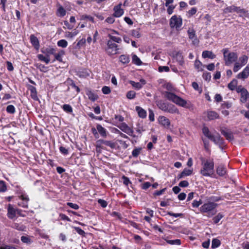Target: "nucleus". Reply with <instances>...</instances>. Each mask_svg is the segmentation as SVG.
<instances>
[{
    "mask_svg": "<svg viewBox=\"0 0 249 249\" xmlns=\"http://www.w3.org/2000/svg\"><path fill=\"white\" fill-rule=\"evenodd\" d=\"M201 168L200 174L204 177H212L214 173V163L213 159H201Z\"/></svg>",
    "mask_w": 249,
    "mask_h": 249,
    "instance_id": "f257e3e1",
    "label": "nucleus"
},
{
    "mask_svg": "<svg viewBox=\"0 0 249 249\" xmlns=\"http://www.w3.org/2000/svg\"><path fill=\"white\" fill-rule=\"evenodd\" d=\"M164 96L168 100L181 107L188 108H191L193 107L192 105L190 103H188L187 101L173 93L166 92Z\"/></svg>",
    "mask_w": 249,
    "mask_h": 249,
    "instance_id": "f03ea898",
    "label": "nucleus"
},
{
    "mask_svg": "<svg viewBox=\"0 0 249 249\" xmlns=\"http://www.w3.org/2000/svg\"><path fill=\"white\" fill-rule=\"evenodd\" d=\"M217 204L213 202H208L205 203L199 208L201 213H205L209 217H211L214 215L216 213V208Z\"/></svg>",
    "mask_w": 249,
    "mask_h": 249,
    "instance_id": "7ed1b4c3",
    "label": "nucleus"
},
{
    "mask_svg": "<svg viewBox=\"0 0 249 249\" xmlns=\"http://www.w3.org/2000/svg\"><path fill=\"white\" fill-rule=\"evenodd\" d=\"M222 52L223 53L224 60L226 66H229L237 60L238 55L236 53L229 52L227 48L223 49Z\"/></svg>",
    "mask_w": 249,
    "mask_h": 249,
    "instance_id": "20e7f679",
    "label": "nucleus"
},
{
    "mask_svg": "<svg viewBox=\"0 0 249 249\" xmlns=\"http://www.w3.org/2000/svg\"><path fill=\"white\" fill-rule=\"evenodd\" d=\"M202 132L203 134L213 141L216 144L221 145L223 143V139L221 138L219 134H212L209 131V128L207 126H204L202 128Z\"/></svg>",
    "mask_w": 249,
    "mask_h": 249,
    "instance_id": "39448f33",
    "label": "nucleus"
},
{
    "mask_svg": "<svg viewBox=\"0 0 249 249\" xmlns=\"http://www.w3.org/2000/svg\"><path fill=\"white\" fill-rule=\"evenodd\" d=\"M182 24V19L180 16L174 15L170 19L169 25L171 28L178 30Z\"/></svg>",
    "mask_w": 249,
    "mask_h": 249,
    "instance_id": "423d86ee",
    "label": "nucleus"
},
{
    "mask_svg": "<svg viewBox=\"0 0 249 249\" xmlns=\"http://www.w3.org/2000/svg\"><path fill=\"white\" fill-rule=\"evenodd\" d=\"M249 57L246 55L241 56L238 62H235L233 68V71L234 72H237L241 68L244 66L248 61Z\"/></svg>",
    "mask_w": 249,
    "mask_h": 249,
    "instance_id": "0eeeda50",
    "label": "nucleus"
},
{
    "mask_svg": "<svg viewBox=\"0 0 249 249\" xmlns=\"http://www.w3.org/2000/svg\"><path fill=\"white\" fill-rule=\"evenodd\" d=\"M107 47L106 48V52L108 55L111 56L118 53L119 48L118 47V46L116 44L111 40H107Z\"/></svg>",
    "mask_w": 249,
    "mask_h": 249,
    "instance_id": "6e6552de",
    "label": "nucleus"
},
{
    "mask_svg": "<svg viewBox=\"0 0 249 249\" xmlns=\"http://www.w3.org/2000/svg\"><path fill=\"white\" fill-rule=\"evenodd\" d=\"M118 127L123 132L126 133L130 136L134 137V130L132 126H128L126 123H122Z\"/></svg>",
    "mask_w": 249,
    "mask_h": 249,
    "instance_id": "1a4fd4ad",
    "label": "nucleus"
},
{
    "mask_svg": "<svg viewBox=\"0 0 249 249\" xmlns=\"http://www.w3.org/2000/svg\"><path fill=\"white\" fill-rule=\"evenodd\" d=\"M105 144L107 146L110 147L111 148H114L115 147V144L114 142L109 141H105L103 140H99L96 142V150H98V148H101L102 144Z\"/></svg>",
    "mask_w": 249,
    "mask_h": 249,
    "instance_id": "9d476101",
    "label": "nucleus"
},
{
    "mask_svg": "<svg viewBox=\"0 0 249 249\" xmlns=\"http://www.w3.org/2000/svg\"><path fill=\"white\" fill-rule=\"evenodd\" d=\"M122 4L120 3L113 7L114 13L113 16L116 18L121 17L124 13V10L122 8Z\"/></svg>",
    "mask_w": 249,
    "mask_h": 249,
    "instance_id": "9b49d317",
    "label": "nucleus"
},
{
    "mask_svg": "<svg viewBox=\"0 0 249 249\" xmlns=\"http://www.w3.org/2000/svg\"><path fill=\"white\" fill-rule=\"evenodd\" d=\"M187 33L189 38L192 41V43L195 45H197L199 43V40L197 38L194 29L193 28H189Z\"/></svg>",
    "mask_w": 249,
    "mask_h": 249,
    "instance_id": "f8f14e48",
    "label": "nucleus"
},
{
    "mask_svg": "<svg viewBox=\"0 0 249 249\" xmlns=\"http://www.w3.org/2000/svg\"><path fill=\"white\" fill-rule=\"evenodd\" d=\"M249 76V64L239 72L236 76V78L244 80Z\"/></svg>",
    "mask_w": 249,
    "mask_h": 249,
    "instance_id": "ddd939ff",
    "label": "nucleus"
},
{
    "mask_svg": "<svg viewBox=\"0 0 249 249\" xmlns=\"http://www.w3.org/2000/svg\"><path fill=\"white\" fill-rule=\"evenodd\" d=\"M158 121L160 124L166 128H168L170 125V121L169 119L163 116L159 117Z\"/></svg>",
    "mask_w": 249,
    "mask_h": 249,
    "instance_id": "4468645a",
    "label": "nucleus"
},
{
    "mask_svg": "<svg viewBox=\"0 0 249 249\" xmlns=\"http://www.w3.org/2000/svg\"><path fill=\"white\" fill-rule=\"evenodd\" d=\"M17 209L9 204L7 207V216L10 219H13L16 215Z\"/></svg>",
    "mask_w": 249,
    "mask_h": 249,
    "instance_id": "2eb2a0df",
    "label": "nucleus"
},
{
    "mask_svg": "<svg viewBox=\"0 0 249 249\" xmlns=\"http://www.w3.org/2000/svg\"><path fill=\"white\" fill-rule=\"evenodd\" d=\"M129 83L135 89L139 90L142 89L143 85L146 84V81L143 79H141L140 82H135L133 81H130Z\"/></svg>",
    "mask_w": 249,
    "mask_h": 249,
    "instance_id": "dca6fc26",
    "label": "nucleus"
},
{
    "mask_svg": "<svg viewBox=\"0 0 249 249\" xmlns=\"http://www.w3.org/2000/svg\"><path fill=\"white\" fill-rule=\"evenodd\" d=\"M19 199L22 200V202H19L18 205L23 208H28V203L29 200V198L28 196L26 195H21L19 196Z\"/></svg>",
    "mask_w": 249,
    "mask_h": 249,
    "instance_id": "f3484780",
    "label": "nucleus"
},
{
    "mask_svg": "<svg viewBox=\"0 0 249 249\" xmlns=\"http://www.w3.org/2000/svg\"><path fill=\"white\" fill-rule=\"evenodd\" d=\"M86 93L89 99L92 102H94L98 98V95L89 89H86Z\"/></svg>",
    "mask_w": 249,
    "mask_h": 249,
    "instance_id": "a211bd4d",
    "label": "nucleus"
},
{
    "mask_svg": "<svg viewBox=\"0 0 249 249\" xmlns=\"http://www.w3.org/2000/svg\"><path fill=\"white\" fill-rule=\"evenodd\" d=\"M166 112L171 114H180L178 109L175 105L170 104H168Z\"/></svg>",
    "mask_w": 249,
    "mask_h": 249,
    "instance_id": "6ab92c4d",
    "label": "nucleus"
},
{
    "mask_svg": "<svg viewBox=\"0 0 249 249\" xmlns=\"http://www.w3.org/2000/svg\"><path fill=\"white\" fill-rule=\"evenodd\" d=\"M28 89L30 91V95L32 98L35 101L38 100V99L37 96V91L36 88L33 86L29 85L28 86Z\"/></svg>",
    "mask_w": 249,
    "mask_h": 249,
    "instance_id": "aec40b11",
    "label": "nucleus"
},
{
    "mask_svg": "<svg viewBox=\"0 0 249 249\" xmlns=\"http://www.w3.org/2000/svg\"><path fill=\"white\" fill-rule=\"evenodd\" d=\"M236 12L239 14L240 17H248V11L245 9L241 8L240 7H237Z\"/></svg>",
    "mask_w": 249,
    "mask_h": 249,
    "instance_id": "412c9836",
    "label": "nucleus"
},
{
    "mask_svg": "<svg viewBox=\"0 0 249 249\" xmlns=\"http://www.w3.org/2000/svg\"><path fill=\"white\" fill-rule=\"evenodd\" d=\"M202 56L204 58H210L213 59L216 57V55L213 53L212 51H204L202 52Z\"/></svg>",
    "mask_w": 249,
    "mask_h": 249,
    "instance_id": "4be33fe9",
    "label": "nucleus"
},
{
    "mask_svg": "<svg viewBox=\"0 0 249 249\" xmlns=\"http://www.w3.org/2000/svg\"><path fill=\"white\" fill-rule=\"evenodd\" d=\"M56 14L58 17H63L66 14V11L60 4L58 5Z\"/></svg>",
    "mask_w": 249,
    "mask_h": 249,
    "instance_id": "5701e85b",
    "label": "nucleus"
},
{
    "mask_svg": "<svg viewBox=\"0 0 249 249\" xmlns=\"http://www.w3.org/2000/svg\"><path fill=\"white\" fill-rule=\"evenodd\" d=\"M136 110L137 111L138 115L140 117L142 118H146L147 113L146 111L144 109L140 107L137 106L136 107Z\"/></svg>",
    "mask_w": 249,
    "mask_h": 249,
    "instance_id": "b1692460",
    "label": "nucleus"
},
{
    "mask_svg": "<svg viewBox=\"0 0 249 249\" xmlns=\"http://www.w3.org/2000/svg\"><path fill=\"white\" fill-rule=\"evenodd\" d=\"M236 9H237V6L234 5H232L226 7L223 9V13L225 14L231 13L233 12H236Z\"/></svg>",
    "mask_w": 249,
    "mask_h": 249,
    "instance_id": "393cba45",
    "label": "nucleus"
},
{
    "mask_svg": "<svg viewBox=\"0 0 249 249\" xmlns=\"http://www.w3.org/2000/svg\"><path fill=\"white\" fill-rule=\"evenodd\" d=\"M240 102L242 103H245L247 102L248 99L249 98V92L246 89L245 91H243V92L240 94Z\"/></svg>",
    "mask_w": 249,
    "mask_h": 249,
    "instance_id": "a878e982",
    "label": "nucleus"
},
{
    "mask_svg": "<svg viewBox=\"0 0 249 249\" xmlns=\"http://www.w3.org/2000/svg\"><path fill=\"white\" fill-rule=\"evenodd\" d=\"M31 42L32 45L36 49H38L39 47V43L37 38L34 35H31L30 36Z\"/></svg>",
    "mask_w": 249,
    "mask_h": 249,
    "instance_id": "bb28decb",
    "label": "nucleus"
},
{
    "mask_svg": "<svg viewBox=\"0 0 249 249\" xmlns=\"http://www.w3.org/2000/svg\"><path fill=\"white\" fill-rule=\"evenodd\" d=\"M119 61L123 64H127L130 62V58L128 55L122 54L119 56Z\"/></svg>",
    "mask_w": 249,
    "mask_h": 249,
    "instance_id": "cd10ccee",
    "label": "nucleus"
},
{
    "mask_svg": "<svg viewBox=\"0 0 249 249\" xmlns=\"http://www.w3.org/2000/svg\"><path fill=\"white\" fill-rule=\"evenodd\" d=\"M96 129L101 136L105 138L107 137V130L101 124H97L96 126Z\"/></svg>",
    "mask_w": 249,
    "mask_h": 249,
    "instance_id": "c85d7f7f",
    "label": "nucleus"
},
{
    "mask_svg": "<svg viewBox=\"0 0 249 249\" xmlns=\"http://www.w3.org/2000/svg\"><path fill=\"white\" fill-rule=\"evenodd\" d=\"M77 75L81 78H86L89 76V71L86 69L77 71Z\"/></svg>",
    "mask_w": 249,
    "mask_h": 249,
    "instance_id": "c756f323",
    "label": "nucleus"
},
{
    "mask_svg": "<svg viewBox=\"0 0 249 249\" xmlns=\"http://www.w3.org/2000/svg\"><path fill=\"white\" fill-rule=\"evenodd\" d=\"M193 169L185 168L183 171L178 175V177L179 178H181L185 176H190L193 173Z\"/></svg>",
    "mask_w": 249,
    "mask_h": 249,
    "instance_id": "7c9ffc66",
    "label": "nucleus"
},
{
    "mask_svg": "<svg viewBox=\"0 0 249 249\" xmlns=\"http://www.w3.org/2000/svg\"><path fill=\"white\" fill-rule=\"evenodd\" d=\"M216 172L218 175L223 176L226 173V169L223 165H220L217 167Z\"/></svg>",
    "mask_w": 249,
    "mask_h": 249,
    "instance_id": "2f4dec72",
    "label": "nucleus"
},
{
    "mask_svg": "<svg viewBox=\"0 0 249 249\" xmlns=\"http://www.w3.org/2000/svg\"><path fill=\"white\" fill-rule=\"evenodd\" d=\"M207 117L209 120H212L218 118V114L215 111H210L207 112Z\"/></svg>",
    "mask_w": 249,
    "mask_h": 249,
    "instance_id": "473e14b6",
    "label": "nucleus"
},
{
    "mask_svg": "<svg viewBox=\"0 0 249 249\" xmlns=\"http://www.w3.org/2000/svg\"><path fill=\"white\" fill-rule=\"evenodd\" d=\"M221 133L229 140L231 141L233 139V134L231 131L223 130Z\"/></svg>",
    "mask_w": 249,
    "mask_h": 249,
    "instance_id": "72a5a7b5",
    "label": "nucleus"
},
{
    "mask_svg": "<svg viewBox=\"0 0 249 249\" xmlns=\"http://www.w3.org/2000/svg\"><path fill=\"white\" fill-rule=\"evenodd\" d=\"M132 61L134 64L140 66L142 64L141 59L135 54H132Z\"/></svg>",
    "mask_w": 249,
    "mask_h": 249,
    "instance_id": "f704fd0d",
    "label": "nucleus"
},
{
    "mask_svg": "<svg viewBox=\"0 0 249 249\" xmlns=\"http://www.w3.org/2000/svg\"><path fill=\"white\" fill-rule=\"evenodd\" d=\"M78 33V30L74 29L72 32H66L65 34V36L67 38H72L76 36Z\"/></svg>",
    "mask_w": 249,
    "mask_h": 249,
    "instance_id": "c9c22d12",
    "label": "nucleus"
},
{
    "mask_svg": "<svg viewBox=\"0 0 249 249\" xmlns=\"http://www.w3.org/2000/svg\"><path fill=\"white\" fill-rule=\"evenodd\" d=\"M237 85V80L234 79H233L230 83H229L228 85V88L231 90H234L235 89Z\"/></svg>",
    "mask_w": 249,
    "mask_h": 249,
    "instance_id": "e433bc0d",
    "label": "nucleus"
},
{
    "mask_svg": "<svg viewBox=\"0 0 249 249\" xmlns=\"http://www.w3.org/2000/svg\"><path fill=\"white\" fill-rule=\"evenodd\" d=\"M168 104H166L162 101H159L157 103L158 107L164 112H166Z\"/></svg>",
    "mask_w": 249,
    "mask_h": 249,
    "instance_id": "4c0bfd02",
    "label": "nucleus"
},
{
    "mask_svg": "<svg viewBox=\"0 0 249 249\" xmlns=\"http://www.w3.org/2000/svg\"><path fill=\"white\" fill-rule=\"evenodd\" d=\"M38 59L41 61L45 62L46 64H48L50 61V59L49 55L44 56L43 54H39L37 55Z\"/></svg>",
    "mask_w": 249,
    "mask_h": 249,
    "instance_id": "58836bf2",
    "label": "nucleus"
},
{
    "mask_svg": "<svg viewBox=\"0 0 249 249\" xmlns=\"http://www.w3.org/2000/svg\"><path fill=\"white\" fill-rule=\"evenodd\" d=\"M175 58L180 66H182L183 65L184 62L183 60V57L181 53H177L175 56Z\"/></svg>",
    "mask_w": 249,
    "mask_h": 249,
    "instance_id": "ea45409f",
    "label": "nucleus"
},
{
    "mask_svg": "<svg viewBox=\"0 0 249 249\" xmlns=\"http://www.w3.org/2000/svg\"><path fill=\"white\" fill-rule=\"evenodd\" d=\"M108 37L110 38L109 40L112 41L113 42H115L120 43L122 42V39L120 37L114 36L112 34H108Z\"/></svg>",
    "mask_w": 249,
    "mask_h": 249,
    "instance_id": "a19ab883",
    "label": "nucleus"
},
{
    "mask_svg": "<svg viewBox=\"0 0 249 249\" xmlns=\"http://www.w3.org/2000/svg\"><path fill=\"white\" fill-rule=\"evenodd\" d=\"M80 19L81 20H88L92 22V23H95L94 19L93 17L90 15H82L80 16Z\"/></svg>",
    "mask_w": 249,
    "mask_h": 249,
    "instance_id": "79ce46f5",
    "label": "nucleus"
},
{
    "mask_svg": "<svg viewBox=\"0 0 249 249\" xmlns=\"http://www.w3.org/2000/svg\"><path fill=\"white\" fill-rule=\"evenodd\" d=\"M202 67H204L205 66L202 65V63L198 60H196L195 62V67L198 71H202L203 69Z\"/></svg>",
    "mask_w": 249,
    "mask_h": 249,
    "instance_id": "37998d69",
    "label": "nucleus"
},
{
    "mask_svg": "<svg viewBox=\"0 0 249 249\" xmlns=\"http://www.w3.org/2000/svg\"><path fill=\"white\" fill-rule=\"evenodd\" d=\"M12 227L20 231H23L25 229V227L24 226L20 225L17 223H14Z\"/></svg>",
    "mask_w": 249,
    "mask_h": 249,
    "instance_id": "c03bdc74",
    "label": "nucleus"
},
{
    "mask_svg": "<svg viewBox=\"0 0 249 249\" xmlns=\"http://www.w3.org/2000/svg\"><path fill=\"white\" fill-rule=\"evenodd\" d=\"M62 108L64 111L67 113H71L73 109L71 106L69 104H65L62 106Z\"/></svg>",
    "mask_w": 249,
    "mask_h": 249,
    "instance_id": "a18cd8bd",
    "label": "nucleus"
},
{
    "mask_svg": "<svg viewBox=\"0 0 249 249\" xmlns=\"http://www.w3.org/2000/svg\"><path fill=\"white\" fill-rule=\"evenodd\" d=\"M220 245V241L219 240L214 238L212 240V248L215 249L218 247Z\"/></svg>",
    "mask_w": 249,
    "mask_h": 249,
    "instance_id": "49530a36",
    "label": "nucleus"
},
{
    "mask_svg": "<svg viewBox=\"0 0 249 249\" xmlns=\"http://www.w3.org/2000/svg\"><path fill=\"white\" fill-rule=\"evenodd\" d=\"M64 52L63 51L59 52L57 53H55L54 54L55 59L59 62H62V56L64 55Z\"/></svg>",
    "mask_w": 249,
    "mask_h": 249,
    "instance_id": "de8ad7c7",
    "label": "nucleus"
},
{
    "mask_svg": "<svg viewBox=\"0 0 249 249\" xmlns=\"http://www.w3.org/2000/svg\"><path fill=\"white\" fill-rule=\"evenodd\" d=\"M166 241L167 243L170 245H179L181 244V241L180 239L166 240Z\"/></svg>",
    "mask_w": 249,
    "mask_h": 249,
    "instance_id": "09e8293b",
    "label": "nucleus"
},
{
    "mask_svg": "<svg viewBox=\"0 0 249 249\" xmlns=\"http://www.w3.org/2000/svg\"><path fill=\"white\" fill-rule=\"evenodd\" d=\"M57 45L59 47L66 48L68 46V42L65 39H61L57 42Z\"/></svg>",
    "mask_w": 249,
    "mask_h": 249,
    "instance_id": "8fccbe9b",
    "label": "nucleus"
},
{
    "mask_svg": "<svg viewBox=\"0 0 249 249\" xmlns=\"http://www.w3.org/2000/svg\"><path fill=\"white\" fill-rule=\"evenodd\" d=\"M223 215L222 213H218L215 216H214L213 218V222L215 224L218 223L219 222V221L223 218Z\"/></svg>",
    "mask_w": 249,
    "mask_h": 249,
    "instance_id": "3c124183",
    "label": "nucleus"
},
{
    "mask_svg": "<svg viewBox=\"0 0 249 249\" xmlns=\"http://www.w3.org/2000/svg\"><path fill=\"white\" fill-rule=\"evenodd\" d=\"M7 190V186L5 182L3 180H0V192H5Z\"/></svg>",
    "mask_w": 249,
    "mask_h": 249,
    "instance_id": "603ef678",
    "label": "nucleus"
},
{
    "mask_svg": "<svg viewBox=\"0 0 249 249\" xmlns=\"http://www.w3.org/2000/svg\"><path fill=\"white\" fill-rule=\"evenodd\" d=\"M86 40L84 38H82L80 39L76 44V47L78 49H80L82 46H84L86 44Z\"/></svg>",
    "mask_w": 249,
    "mask_h": 249,
    "instance_id": "864d4df0",
    "label": "nucleus"
},
{
    "mask_svg": "<svg viewBox=\"0 0 249 249\" xmlns=\"http://www.w3.org/2000/svg\"><path fill=\"white\" fill-rule=\"evenodd\" d=\"M136 97V92L134 90H130L126 94V97L129 99H133Z\"/></svg>",
    "mask_w": 249,
    "mask_h": 249,
    "instance_id": "5fc2aeb1",
    "label": "nucleus"
},
{
    "mask_svg": "<svg viewBox=\"0 0 249 249\" xmlns=\"http://www.w3.org/2000/svg\"><path fill=\"white\" fill-rule=\"evenodd\" d=\"M142 151V148H135L132 152V155L134 157H137Z\"/></svg>",
    "mask_w": 249,
    "mask_h": 249,
    "instance_id": "6e6d98bb",
    "label": "nucleus"
},
{
    "mask_svg": "<svg viewBox=\"0 0 249 249\" xmlns=\"http://www.w3.org/2000/svg\"><path fill=\"white\" fill-rule=\"evenodd\" d=\"M21 240L23 243L27 244H30L32 243V241L31 239L25 236H22L21 237Z\"/></svg>",
    "mask_w": 249,
    "mask_h": 249,
    "instance_id": "4d7b16f0",
    "label": "nucleus"
},
{
    "mask_svg": "<svg viewBox=\"0 0 249 249\" xmlns=\"http://www.w3.org/2000/svg\"><path fill=\"white\" fill-rule=\"evenodd\" d=\"M6 111L8 113L13 114L15 112V107L13 105H8L6 107Z\"/></svg>",
    "mask_w": 249,
    "mask_h": 249,
    "instance_id": "13d9d810",
    "label": "nucleus"
},
{
    "mask_svg": "<svg viewBox=\"0 0 249 249\" xmlns=\"http://www.w3.org/2000/svg\"><path fill=\"white\" fill-rule=\"evenodd\" d=\"M122 179L124 184L126 186H128L129 184L131 183L129 178L125 176H123L122 177Z\"/></svg>",
    "mask_w": 249,
    "mask_h": 249,
    "instance_id": "bf43d9fd",
    "label": "nucleus"
},
{
    "mask_svg": "<svg viewBox=\"0 0 249 249\" xmlns=\"http://www.w3.org/2000/svg\"><path fill=\"white\" fill-rule=\"evenodd\" d=\"M167 12L169 15H171L173 14L174 12V10L176 7V6L171 5H169L168 6H167Z\"/></svg>",
    "mask_w": 249,
    "mask_h": 249,
    "instance_id": "052dcab7",
    "label": "nucleus"
},
{
    "mask_svg": "<svg viewBox=\"0 0 249 249\" xmlns=\"http://www.w3.org/2000/svg\"><path fill=\"white\" fill-rule=\"evenodd\" d=\"M159 72H168L169 71L170 69L168 66H160L158 68Z\"/></svg>",
    "mask_w": 249,
    "mask_h": 249,
    "instance_id": "680f3d73",
    "label": "nucleus"
},
{
    "mask_svg": "<svg viewBox=\"0 0 249 249\" xmlns=\"http://www.w3.org/2000/svg\"><path fill=\"white\" fill-rule=\"evenodd\" d=\"M98 203L103 207V208H106L107 205V202L102 199H99L98 200Z\"/></svg>",
    "mask_w": 249,
    "mask_h": 249,
    "instance_id": "e2e57ef3",
    "label": "nucleus"
},
{
    "mask_svg": "<svg viewBox=\"0 0 249 249\" xmlns=\"http://www.w3.org/2000/svg\"><path fill=\"white\" fill-rule=\"evenodd\" d=\"M102 91L103 93L105 94H108L110 93L111 92L110 89L107 86H104L102 88Z\"/></svg>",
    "mask_w": 249,
    "mask_h": 249,
    "instance_id": "0e129e2a",
    "label": "nucleus"
},
{
    "mask_svg": "<svg viewBox=\"0 0 249 249\" xmlns=\"http://www.w3.org/2000/svg\"><path fill=\"white\" fill-rule=\"evenodd\" d=\"M196 12H197V8L196 7H192L191 9V10H190L188 12V14L189 17H191L193 15H194L195 14H196Z\"/></svg>",
    "mask_w": 249,
    "mask_h": 249,
    "instance_id": "69168bd1",
    "label": "nucleus"
},
{
    "mask_svg": "<svg viewBox=\"0 0 249 249\" xmlns=\"http://www.w3.org/2000/svg\"><path fill=\"white\" fill-rule=\"evenodd\" d=\"M67 205L74 210H78L79 208V206L77 204L71 202H68Z\"/></svg>",
    "mask_w": 249,
    "mask_h": 249,
    "instance_id": "338daca9",
    "label": "nucleus"
},
{
    "mask_svg": "<svg viewBox=\"0 0 249 249\" xmlns=\"http://www.w3.org/2000/svg\"><path fill=\"white\" fill-rule=\"evenodd\" d=\"M114 17L111 16L107 18L105 20V21L109 24H112L115 21V19L114 18Z\"/></svg>",
    "mask_w": 249,
    "mask_h": 249,
    "instance_id": "774afa93",
    "label": "nucleus"
}]
</instances>
